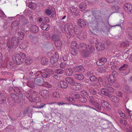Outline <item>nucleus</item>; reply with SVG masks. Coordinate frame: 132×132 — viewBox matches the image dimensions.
<instances>
[{
  "mask_svg": "<svg viewBox=\"0 0 132 132\" xmlns=\"http://www.w3.org/2000/svg\"><path fill=\"white\" fill-rule=\"evenodd\" d=\"M27 79L29 80L27 84V86L32 88H34L35 85L33 81H35V77H31L30 78ZM42 80L43 79L42 78H37L35 82L36 84L38 85H43L44 86L49 88L52 87V86L47 82H44L43 83L42 82Z\"/></svg>",
  "mask_w": 132,
  "mask_h": 132,
  "instance_id": "f257e3e1",
  "label": "nucleus"
},
{
  "mask_svg": "<svg viewBox=\"0 0 132 132\" xmlns=\"http://www.w3.org/2000/svg\"><path fill=\"white\" fill-rule=\"evenodd\" d=\"M37 94V93L33 90H30L29 93L26 92L25 95L31 102L35 101L36 103L39 102L40 101V98L39 97L35 98V96Z\"/></svg>",
  "mask_w": 132,
  "mask_h": 132,
  "instance_id": "f03ea898",
  "label": "nucleus"
},
{
  "mask_svg": "<svg viewBox=\"0 0 132 132\" xmlns=\"http://www.w3.org/2000/svg\"><path fill=\"white\" fill-rule=\"evenodd\" d=\"M88 47L89 50L88 49L87 46L85 43H81L78 46L79 48H81L83 50L81 51L82 53L85 56H86V54L89 53H93L95 51L94 47L92 45H88Z\"/></svg>",
  "mask_w": 132,
  "mask_h": 132,
  "instance_id": "7ed1b4c3",
  "label": "nucleus"
},
{
  "mask_svg": "<svg viewBox=\"0 0 132 132\" xmlns=\"http://www.w3.org/2000/svg\"><path fill=\"white\" fill-rule=\"evenodd\" d=\"M26 56L23 53L21 52L19 54H15L12 56V59L17 64H22Z\"/></svg>",
  "mask_w": 132,
  "mask_h": 132,
  "instance_id": "20e7f679",
  "label": "nucleus"
},
{
  "mask_svg": "<svg viewBox=\"0 0 132 132\" xmlns=\"http://www.w3.org/2000/svg\"><path fill=\"white\" fill-rule=\"evenodd\" d=\"M18 38L15 37H12L11 41V46L10 45V41H8L7 45L8 47L9 51H11L13 49L16 48L18 45Z\"/></svg>",
  "mask_w": 132,
  "mask_h": 132,
  "instance_id": "39448f33",
  "label": "nucleus"
},
{
  "mask_svg": "<svg viewBox=\"0 0 132 132\" xmlns=\"http://www.w3.org/2000/svg\"><path fill=\"white\" fill-rule=\"evenodd\" d=\"M99 100L98 98H94L92 96L89 97V101L98 110L101 109L100 105L97 102H99Z\"/></svg>",
  "mask_w": 132,
  "mask_h": 132,
  "instance_id": "423d86ee",
  "label": "nucleus"
},
{
  "mask_svg": "<svg viewBox=\"0 0 132 132\" xmlns=\"http://www.w3.org/2000/svg\"><path fill=\"white\" fill-rule=\"evenodd\" d=\"M52 39L54 41L55 46L56 47H60L62 42L59 40L58 37L55 35H53L52 37Z\"/></svg>",
  "mask_w": 132,
  "mask_h": 132,
  "instance_id": "0eeeda50",
  "label": "nucleus"
},
{
  "mask_svg": "<svg viewBox=\"0 0 132 132\" xmlns=\"http://www.w3.org/2000/svg\"><path fill=\"white\" fill-rule=\"evenodd\" d=\"M123 8L127 12H130L132 10V5L130 3H125L123 6Z\"/></svg>",
  "mask_w": 132,
  "mask_h": 132,
  "instance_id": "6e6552de",
  "label": "nucleus"
},
{
  "mask_svg": "<svg viewBox=\"0 0 132 132\" xmlns=\"http://www.w3.org/2000/svg\"><path fill=\"white\" fill-rule=\"evenodd\" d=\"M101 104L106 110L108 111L111 109L110 105L106 101L102 100L101 102Z\"/></svg>",
  "mask_w": 132,
  "mask_h": 132,
  "instance_id": "1a4fd4ad",
  "label": "nucleus"
},
{
  "mask_svg": "<svg viewBox=\"0 0 132 132\" xmlns=\"http://www.w3.org/2000/svg\"><path fill=\"white\" fill-rule=\"evenodd\" d=\"M39 93L44 98H46L49 96V92L46 90H41L39 91Z\"/></svg>",
  "mask_w": 132,
  "mask_h": 132,
  "instance_id": "9d476101",
  "label": "nucleus"
},
{
  "mask_svg": "<svg viewBox=\"0 0 132 132\" xmlns=\"http://www.w3.org/2000/svg\"><path fill=\"white\" fill-rule=\"evenodd\" d=\"M34 74L35 76H38L39 74H41V76L43 78H46L49 77L50 75L51 74L48 72H44L42 73L40 71L34 73Z\"/></svg>",
  "mask_w": 132,
  "mask_h": 132,
  "instance_id": "9b49d317",
  "label": "nucleus"
},
{
  "mask_svg": "<svg viewBox=\"0 0 132 132\" xmlns=\"http://www.w3.org/2000/svg\"><path fill=\"white\" fill-rule=\"evenodd\" d=\"M116 73V72L114 71L112 72V75H108L107 76V79L110 82L113 83L115 80V76L113 75Z\"/></svg>",
  "mask_w": 132,
  "mask_h": 132,
  "instance_id": "f8f14e48",
  "label": "nucleus"
},
{
  "mask_svg": "<svg viewBox=\"0 0 132 132\" xmlns=\"http://www.w3.org/2000/svg\"><path fill=\"white\" fill-rule=\"evenodd\" d=\"M77 43L75 41H73L72 42L71 44V48L72 50L71 51V53L73 55H74L77 54L75 51V49L77 48L76 46Z\"/></svg>",
  "mask_w": 132,
  "mask_h": 132,
  "instance_id": "ddd939ff",
  "label": "nucleus"
},
{
  "mask_svg": "<svg viewBox=\"0 0 132 132\" xmlns=\"http://www.w3.org/2000/svg\"><path fill=\"white\" fill-rule=\"evenodd\" d=\"M68 84L63 81H59L58 84L59 87L62 89L66 88L68 87Z\"/></svg>",
  "mask_w": 132,
  "mask_h": 132,
  "instance_id": "4468645a",
  "label": "nucleus"
},
{
  "mask_svg": "<svg viewBox=\"0 0 132 132\" xmlns=\"http://www.w3.org/2000/svg\"><path fill=\"white\" fill-rule=\"evenodd\" d=\"M59 57V55H55V56H52L50 59L51 63L52 64L56 63Z\"/></svg>",
  "mask_w": 132,
  "mask_h": 132,
  "instance_id": "2eb2a0df",
  "label": "nucleus"
},
{
  "mask_svg": "<svg viewBox=\"0 0 132 132\" xmlns=\"http://www.w3.org/2000/svg\"><path fill=\"white\" fill-rule=\"evenodd\" d=\"M73 76L75 79L79 80H83L84 78V75L81 74H75L73 75Z\"/></svg>",
  "mask_w": 132,
  "mask_h": 132,
  "instance_id": "dca6fc26",
  "label": "nucleus"
},
{
  "mask_svg": "<svg viewBox=\"0 0 132 132\" xmlns=\"http://www.w3.org/2000/svg\"><path fill=\"white\" fill-rule=\"evenodd\" d=\"M30 31L34 33H37L38 31V27L36 25H33L29 27V28Z\"/></svg>",
  "mask_w": 132,
  "mask_h": 132,
  "instance_id": "f3484780",
  "label": "nucleus"
},
{
  "mask_svg": "<svg viewBox=\"0 0 132 132\" xmlns=\"http://www.w3.org/2000/svg\"><path fill=\"white\" fill-rule=\"evenodd\" d=\"M76 34L75 32L72 29L71 31H69L68 33L67 32L66 33V35L67 37L68 38H70L71 36H73Z\"/></svg>",
  "mask_w": 132,
  "mask_h": 132,
  "instance_id": "a211bd4d",
  "label": "nucleus"
},
{
  "mask_svg": "<svg viewBox=\"0 0 132 132\" xmlns=\"http://www.w3.org/2000/svg\"><path fill=\"white\" fill-rule=\"evenodd\" d=\"M106 61V59L105 58H102L99 59L96 63V64L98 65H102Z\"/></svg>",
  "mask_w": 132,
  "mask_h": 132,
  "instance_id": "6ab92c4d",
  "label": "nucleus"
},
{
  "mask_svg": "<svg viewBox=\"0 0 132 132\" xmlns=\"http://www.w3.org/2000/svg\"><path fill=\"white\" fill-rule=\"evenodd\" d=\"M78 24L81 27L84 28L86 25V23L83 20L80 19L78 20Z\"/></svg>",
  "mask_w": 132,
  "mask_h": 132,
  "instance_id": "aec40b11",
  "label": "nucleus"
},
{
  "mask_svg": "<svg viewBox=\"0 0 132 132\" xmlns=\"http://www.w3.org/2000/svg\"><path fill=\"white\" fill-rule=\"evenodd\" d=\"M84 69L82 66H79L76 67L73 69V70L74 72H82L84 71Z\"/></svg>",
  "mask_w": 132,
  "mask_h": 132,
  "instance_id": "412c9836",
  "label": "nucleus"
},
{
  "mask_svg": "<svg viewBox=\"0 0 132 132\" xmlns=\"http://www.w3.org/2000/svg\"><path fill=\"white\" fill-rule=\"evenodd\" d=\"M110 98L111 100L113 102H117L119 101V99L117 97L111 94H110L108 96Z\"/></svg>",
  "mask_w": 132,
  "mask_h": 132,
  "instance_id": "4be33fe9",
  "label": "nucleus"
},
{
  "mask_svg": "<svg viewBox=\"0 0 132 132\" xmlns=\"http://www.w3.org/2000/svg\"><path fill=\"white\" fill-rule=\"evenodd\" d=\"M53 66L56 67H59L60 66L61 68H64L67 67V64L65 62H62L60 64L58 63H56Z\"/></svg>",
  "mask_w": 132,
  "mask_h": 132,
  "instance_id": "5701e85b",
  "label": "nucleus"
},
{
  "mask_svg": "<svg viewBox=\"0 0 132 132\" xmlns=\"http://www.w3.org/2000/svg\"><path fill=\"white\" fill-rule=\"evenodd\" d=\"M65 70V73L66 75L68 76L72 75L73 73L72 70L70 68L66 69Z\"/></svg>",
  "mask_w": 132,
  "mask_h": 132,
  "instance_id": "b1692460",
  "label": "nucleus"
},
{
  "mask_svg": "<svg viewBox=\"0 0 132 132\" xmlns=\"http://www.w3.org/2000/svg\"><path fill=\"white\" fill-rule=\"evenodd\" d=\"M82 87V85L80 83H77L73 87L75 90H78L81 89Z\"/></svg>",
  "mask_w": 132,
  "mask_h": 132,
  "instance_id": "393cba45",
  "label": "nucleus"
},
{
  "mask_svg": "<svg viewBox=\"0 0 132 132\" xmlns=\"http://www.w3.org/2000/svg\"><path fill=\"white\" fill-rule=\"evenodd\" d=\"M70 10L73 14L76 15L78 13V9L77 7H75L74 6H72L70 8Z\"/></svg>",
  "mask_w": 132,
  "mask_h": 132,
  "instance_id": "a878e982",
  "label": "nucleus"
},
{
  "mask_svg": "<svg viewBox=\"0 0 132 132\" xmlns=\"http://www.w3.org/2000/svg\"><path fill=\"white\" fill-rule=\"evenodd\" d=\"M70 94L72 96L76 99H79L80 97L78 93L75 91L71 92Z\"/></svg>",
  "mask_w": 132,
  "mask_h": 132,
  "instance_id": "bb28decb",
  "label": "nucleus"
},
{
  "mask_svg": "<svg viewBox=\"0 0 132 132\" xmlns=\"http://www.w3.org/2000/svg\"><path fill=\"white\" fill-rule=\"evenodd\" d=\"M105 86L108 88L107 89V90L109 92L112 93L114 92V89L111 87V85L110 84L105 85Z\"/></svg>",
  "mask_w": 132,
  "mask_h": 132,
  "instance_id": "cd10ccee",
  "label": "nucleus"
},
{
  "mask_svg": "<svg viewBox=\"0 0 132 132\" xmlns=\"http://www.w3.org/2000/svg\"><path fill=\"white\" fill-rule=\"evenodd\" d=\"M40 27L44 30H48L50 28L48 24H42L40 26Z\"/></svg>",
  "mask_w": 132,
  "mask_h": 132,
  "instance_id": "c85d7f7f",
  "label": "nucleus"
},
{
  "mask_svg": "<svg viewBox=\"0 0 132 132\" xmlns=\"http://www.w3.org/2000/svg\"><path fill=\"white\" fill-rule=\"evenodd\" d=\"M65 80L70 85L72 84L74 82L73 79L71 77L66 78Z\"/></svg>",
  "mask_w": 132,
  "mask_h": 132,
  "instance_id": "c756f323",
  "label": "nucleus"
},
{
  "mask_svg": "<svg viewBox=\"0 0 132 132\" xmlns=\"http://www.w3.org/2000/svg\"><path fill=\"white\" fill-rule=\"evenodd\" d=\"M81 40L84 39L86 37V35L85 33H81L77 35V36Z\"/></svg>",
  "mask_w": 132,
  "mask_h": 132,
  "instance_id": "7c9ffc66",
  "label": "nucleus"
},
{
  "mask_svg": "<svg viewBox=\"0 0 132 132\" xmlns=\"http://www.w3.org/2000/svg\"><path fill=\"white\" fill-rule=\"evenodd\" d=\"M37 5L35 3L30 2L29 4V7L31 9L34 10L36 9Z\"/></svg>",
  "mask_w": 132,
  "mask_h": 132,
  "instance_id": "2f4dec72",
  "label": "nucleus"
},
{
  "mask_svg": "<svg viewBox=\"0 0 132 132\" xmlns=\"http://www.w3.org/2000/svg\"><path fill=\"white\" fill-rule=\"evenodd\" d=\"M107 89L102 88L101 89V92L103 94L109 96L110 94L107 92Z\"/></svg>",
  "mask_w": 132,
  "mask_h": 132,
  "instance_id": "473e14b6",
  "label": "nucleus"
},
{
  "mask_svg": "<svg viewBox=\"0 0 132 132\" xmlns=\"http://www.w3.org/2000/svg\"><path fill=\"white\" fill-rule=\"evenodd\" d=\"M127 33L129 37V38L132 39V28H128L127 29Z\"/></svg>",
  "mask_w": 132,
  "mask_h": 132,
  "instance_id": "72a5a7b5",
  "label": "nucleus"
},
{
  "mask_svg": "<svg viewBox=\"0 0 132 132\" xmlns=\"http://www.w3.org/2000/svg\"><path fill=\"white\" fill-rule=\"evenodd\" d=\"M79 7L81 10V11H83L86 8V4L82 3L80 4L79 5Z\"/></svg>",
  "mask_w": 132,
  "mask_h": 132,
  "instance_id": "f704fd0d",
  "label": "nucleus"
},
{
  "mask_svg": "<svg viewBox=\"0 0 132 132\" xmlns=\"http://www.w3.org/2000/svg\"><path fill=\"white\" fill-rule=\"evenodd\" d=\"M32 62V60L30 57H27L25 60V63L27 65H30Z\"/></svg>",
  "mask_w": 132,
  "mask_h": 132,
  "instance_id": "c9c22d12",
  "label": "nucleus"
},
{
  "mask_svg": "<svg viewBox=\"0 0 132 132\" xmlns=\"http://www.w3.org/2000/svg\"><path fill=\"white\" fill-rule=\"evenodd\" d=\"M111 9L113 12H118L120 9L119 7L117 5L113 6Z\"/></svg>",
  "mask_w": 132,
  "mask_h": 132,
  "instance_id": "e433bc0d",
  "label": "nucleus"
},
{
  "mask_svg": "<svg viewBox=\"0 0 132 132\" xmlns=\"http://www.w3.org/2000/svg\"><path fill=\"white\" fill-rule=\"evenodd\" d=\"M48 60L46 57H43L41 59V62L42 64H47Z\"/></svg>",
  "mask_w": 132,
  "mask_h": 132,
  "instance_id": "4c0bfd02",
  "label": "nucleus"
},
{
  "mask_svg": "<svg viewBox=\"0 0 132 132\" xmlns=\"http://www.w3.org/2000/svg\"><path fill=\"white\" fill-rule=\"evenodd\" d=\"M80 94L81 96L86 97H87V93L85 90L81 91L80 93Z\"/></svg>",
  "mask_w": 132,
  "mask_h": 132,
  "instance_id": "58836bf2",
  "label": "nucleus"
},
{
  "mask_svg": "<svg viewBox=\"0 0 132 132\" xmlns=\"http://www.w3.org/2000/svg\"><path fill=\"white\" fill-rule=\"evenodd\" d=\"M63 72L64 71L63 70L59 69H58L55 71V73L60 75L62 74Z\"/></svg>",
  "mask_w": 132,
  "mask_h": 132,
  "instance_id": "ea45409f",
  "label": "nucleus"
},
{
  "mask_svg": "<svg viewBox=\"0 0 132 132\" xmlns=\"http://www.w3.org/2000/svg\"><path fill=\"white\" fill-rule=\"evenodd\" d=\"M86 97L81 96L80 97L79 100L80 101L82 102H85L87 101Z\"/></svg>",
  "mask_w": 132,
  "mask_h": 132,
  "instance_id": "a19ab883",
  "label": "nucleus"
},
{
  "mask_svg": "<svg viewBox=\"0 0 132 132\" xmlns=\"http://www.w3.org/2000/svg\"><path fill=\"white\" fill-rule=\"evenodd\" d=\"M129 45V42L126 41L122 42L121 44V46L122 47H123L125 46H127Z\"/></svg>",
  "mask_w": 132,
  "mask_h": 132,
  "instance_id": "79ce46f5",
  "label": "nucleus"
},
{
  "mask_svg": "<svg viewBox=\"0 0 132 132\" xmlns=\"http://www.w3.org/2000/svg\"><path fill=\"white\" fill-rule=\"evenodd\" d=\"M24 35V33L22 32H19L18 34V35L21 38V40L23 39Z\"/></svg>",
  "mask_w": 132,
  "mask_h": 132,
  "instance_id": "37998d69",
  "label": "nucleus"
},
{
  "mask_svg": "<svg viewBox=\"0 0 132 132\" xmlns=\"http://www.w3.org/2000/svg\"><path fill=\"white\" fill-rule=\"evenodd\" d=\"M52 10L51 9H47L45 11V13L47 15H50L52 13Z\"/></svg>",
  "mask_w": 132,
  "mask_h": 132,
  "instance_id": "c03bdc74",
  "label": "nucleus"
},
{
  "mask_svg": "<svg viewBox=\"0 0 132 132\" xmlns=\"http://www.w3.org/2000/svg\"><path fill=\"white\" fill-rule=\"evenodd\" d=\"M89 79L91 81L93 82L96 80V78L95 77V76H92L89 77Z\"/></svg>",
  "mask_w": 132,
  "mask_h": 132,
  "instance_id": "a18cd8bd",
  "label": "nucleus"
},
{
  "mask_svg": "<svg viewBox=\"0 0 132 132\" xmlns=\"http://www.w3.org/2000/svg\"><path fill=\"white\" fill-rule=\"evenodd\" d=\"M127 64H124L119 69L120 71L122 70H123L124 69L127 67Z\"/></svg>",
  "mask_w": 132,
  "mask_h": 132,
  "instance_id": "49530a36",
  "label": "nucleus"
},
{
  "mask_svg": "<svg viewBox=\"0 0 132 132\" xmlns=\"http://www.w3.org/2000/svg\"><path fill=\"white\" fill-rule=\"evenodd\" d=\"M53 95L54 97L59 98L60 97V95L58 92H55L53 93Z\"/></svg>",
  "mask_w": 132,
  "mask_h": 132,
  "instance_id": "de8ad7c7",
  "label": "nucleus"
},
{
  "mask_svg": "<svg viewBox=\"0 0 132 132\" xmlns=\"http://www.w3.org/2000/svg\"><path fill=\"white\" fill-rule=\"evenodd\" d=\"M19 21H13L12 23V25L13 26H18L19 24Z\"/></svg>",
  "mask_w": 132,
  "mask_h": 132,
  "instance_id": "09e8293b",
  "label": "nucleus"
},
{
  "mask_svg": "<svg viewBox=\"0 0 132 132\" xmlns=\"http://www.w3.org/2000/svg\"><path fill=\"white\" fill-rule=\"evenodd\" d=\"M99 49H98V48H96L98 50L101 51L103 50L104 48V44H101L99 47Z\"/></svg>",
  "mask_w": 132,
  "mask_h": 132,
  "instance_id": "8fccbe9b",
  "label": "nucleus"
},
{
  "mask_svg": "<svg viewBox=\"0 0 132 132\" xmlns=\"http://www.w3.org/2000/svg\"><path fill=\"white\" fill-rule=\"evenodd\" d=\"M14 91L16 94H19L20 92V89L18 87H16L14 89Z\"/></svg>",
  "mask_w": 132,
  "mask_h": 132,
  "instance_id": "3c124183",
  "label": "nucleus"
},
{
  "mask_svg": "<svg viewBox=\"0 0 132 132\" xmlns=\"http://www.w3.org/2000/svg\"><path fill=\"white\" fill-rule=\"evenodd\" d=\"M5 100V98L2 93L0 94V101H4Z\"/></svg>",
  "mask_w": 132,
  "mask_h": 132,
  "instance_id": "603ef678",
  "label": "nucleus"
},
{
  "mask_svg": "<svg viewBox=\"0 0 132 132\" xmlns=\"http://www.w3.org/2000/svg\"><path fill=\"white\" fill-rule=\"evenodd\" d=\"M120 122L122 124H123L125 126H126L127 124V122L125 120L124 121L123 120L120 119Z\"/></svg>",
  "mask_w": 132,
  "mask_h": 132,
  "instance_id": "864d4df0",
  "label": "nucleus"
},
{
  "mask_svg": "<svg viewBox=\"0 0 132 132\" xmlns=\"http://www.w3.org/2000/svg\"><path fill=\"white\" fill-rule=\"evenodd\" d=\"M0 17L5 18L6 17V16L3 12L1 10H0Z\"/></svg>",
  "mask_w": 132,
  "mask_h": 132,
  "instance_id": "5fc2aeb1",
  "label": "nucleus"
},
{
  "mask_svg": "<svg viewBox=\"0 0 132 132\" xmlns=\"http://www.w3.org/2000/svg\"><path fill=\"white\" fill-rule=\"evenodd\" d=\"M43 21L45 22L48 23L49 21V19L47 17H43Z\"/></svg>",
  "mask_w": 132,
  "mask_h": 132,
  "instance_id": "6e6d98bb",
  "label": "nucleus"
},
{
  "mask_svg": "<svg viewBox=\"0 0 132 132\" xmlns=\"http://www.w3.org/2000/svg\"><path fill=\"white\" fill-rule=\"evenodd\" d=\"M89 92L90 93L93 94H96L95 90L93 89H90L89 90Z\"/></svg>",
  "mask_w": 132,
  "mask_h": 132,
  "instance_id": "4d7b16f0",
  "label": "nucleus"
},
{
  "mask_svg": "<svg viewBox=\"0 0 132 132\" xmlns=\"http://www.w3.org/2000/svg\"><path fill=\"white\" fill-rule=\"evenodd\" d=\"M119 114L121 117L124 118L125 117V114L123 112L121 111L119 112Z\"/></svg>",
  "mask_w": 132,
  "mask_h": 132,
  "instance_id": "13d9d810",
  "label": "nucleus"
},
{
  "mask_svg": "<svg viewBox=\"0 0 132 132\" xmlns=\"http://www.w3.org/2000/svg\"><path fill=\"white\" fill-rule=\"evenodd\" d=\"M66 98L67 101L70 102H71L73 100V99L72 97L67 96L66 97Z\"/></svg>",
  "mask_w": 132,
  "mask_h": 132,
  "instance_id": "bf43d9fd",
  "label": "nucleus"
},
{
  "mask_svg": "<svg viewBox=\"0 0 132 132\" xmlns=\"http://www.w3.org/2000/svg\"><path fill=\"white\" fill-rule=\"evenodd\" d=\"M46 104H45L44 103H42L37 108H43L44 106Z\"/></svg>",
  "mask_w": 132,
  "mask_h": 132,
  "instance_id": "052dcab7",
  "label": "nucleus"
},
{
  "mask_svg": "<svg viewBox=\"0 0 132 132\" xmlns=\"http://www.w3.org/2000/svg\"><path fill=\"white\" fill-rule=\"evenodd\" d=\"M103 68L102 67H100L97 69L98 71L101 72H102L104 70L103 69Z\"/></svg>",
  "mask_w": 132,
  "mask_h": 132,
  "instance_id": "680f3d73",
  "label": "nucleus"
},
{
  "mask_svg": "<svg viewBox=\"0 0 132 132\" xmlns=\"http://www.w3.org/2000/svg\"><path fill=\"white\" fill-rule=\"evenodd\" d=\"M122 93L121 92L119 91L117 94V95L119 97H122Z\"/></svg>",
  "mask_w": 132,
  "mask_h": 132,
  "instance_id": "e2e57ef3",
  "label": "nucleus"
},
{
  "mask_svg": "<svg viewBox=\"0 0 132 132\" xmlns=\"http://www.w3.org/2000/svg\"><path fill=\"white\" fill-rule=\"evenodd\" d=\"M129 128H127V132H132V127H129Z\"/></svg>",
  "mask_w": 132,
  "mask_h": 132,
  "instance_id": "0e129e2a",
  "label": "nucleus"
},
{
  "mask_svg": "<svg viewBox=\"0 0 132 132\" xmlns=\"http://www.w3.org/2000/svg\"><path fill=\"white\" fill-rule=\"evenodd\" d=\"M20 47L22 49H24L26 48V47L25 45L22 46V45H20Z\"/></svg>",
  "mask_w": 132,
  "mask_h": 132,
  "instance_id": "69168bd1",
  "label": "nucleus"
},
{
  "mask_svg": "<svg viewBox=\"0 0 132 132\" xmlns=\"http://www.w3.org/2000/svg\"><path fill=\"white\" fill-rule=\"evenodd\" d=\"M115 0H105V1L109 3H112L115 1Z\"/></svg>",
  "mask_w": 132,
  "mask_h": 132,
  "instance_id": "338daca9",
  "label": "nucleus"
},
{
  "mask_svg": "<svg viewBox=\"0 0 132 132\" xmlns=\"http://www.w3.org/2000/svg\"><path fill=\"white\" fill-rule=\"evenodd\" d=\"M63 60L65 61H67L68 60V58L67 56H65L63 57Z\"/></svg>",
  "mask_w": 132,
  "mask_h": 132,
  "instance_id": "774afa93",
  "label": "nucleus"
}]
</instances>
